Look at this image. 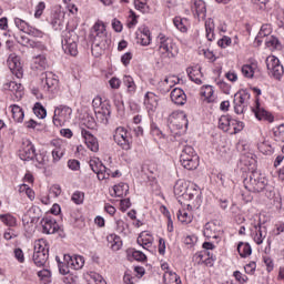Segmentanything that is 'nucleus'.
<instances>
[{
	"label": "nucleus",
	"instance_id": "f257e3e1",
	"mask_svg": "<svg viewBox=\"0 0 284 284\" xmlns=\"http://www.w3.org/2000/svg\"><path fill=\"white\" fill-rule=\"evenodd\" d=\"M90 37L92 40L91 50L92 52H98V54H101V52L108 50L112 43V40L108 38V32L105 31V24H103V22L94 23L91 29Z\"/></svg>",
	"mask_w": 284,
	"mask_h": 284
},
{
	"label": "nucleus",
	"instance_id": "f03ea898",
	"mask_svg": "<svg viewBox=\"0 0 284 284\" xmlns=\"http://www.w3.org/2000/svg\"><path fill=\"white\" fill-rule=\"evenodd\" d=\"M187 115L183 111H174L169 115L168 128L173 136V141H178L181 143L183 139H181L182 134L187 132Z\"/></svg>",
	"mask_w": 284,
	"mask_h": 284
},
{
	"label": "nucleus",
	"instance_id": "7ed1b4c3",
	"mask_svg": "<svg viewBox=\"0 0 284 284\" xmlns=\"http://www.w3.org/2000/svg\"><path fill=\"white\" fill-rule=\"evenodd\" d=\"M179 145H182V153L180 155V162L185 170H196L199 168V155L194 148L187 145V141L180 140Z\"/></svg>",
	"mask_w": 284,
	"mask_h": 284
},
{
	"label": "nucleus",
	"instance_id": "20e7f679",
	"mask_svg": "<svg viewBox=\"0 0 284 284\" xmlns=\"http://www.w3.org/2000/svg\"><path fill=\"white\" fill-rule=\"evenodd\" d=\"M245 190L248 192L261 193L267 187V179L260 171H252L243 180Z\"/></svg>",
	"mask_w": 284,
	"mask_h": 284
},
{
	"label": "nucleus",
	"instance_id": "39448f33",
	"mask_svg": "<svg viewBox=\"0 0 284 284\" xmlns=\"http://www.w3.org/2000/svg\"><path fill=\"white\" fill-rule=\"evenodd\" d=\"M158 52L161 59H175V57L179 54V47L176 43H174V40L163 33H160L158 36Z\"/></svg>",
	"mask_w": 284,
	"mask_h": 284
},
{
	"label": "nucleus",
	"instance_id": "423d86ee",
	"mask_svg": "<svg viewBox=\"0 0 284 284\" xmlns=\"http://www.w3.org/2000/svg\"><path fill=\"white\" fill-rule=\"evenodd\" d=\"M79 36L73 30H67L62 34V50L65 54H70L71 57H77L79 54Z\"/></svg>",
	"mask_w": 284,
	"mask_h": 284
},
{
	"label": "nucleus",
	"instance_id": "0eeeda50",
	"mask_svg": "<svg viewBox=\"0 0 284 284\" xmlns=\"http://www.w3.org/2000/svg\"><path fill=\"white\" fill-rule=\"evenodd\" d=\"M72 119V108L68 105H59L54 109L53 124L61 128Z\"/></svg>",
	"mask_w": 284,
	"mask_h": 284
},
{
	"label": "nucleus",
	"instance_id": "6e6552de",
	"mask_svg": "<svg viewBox=\"0 0 284 284\" xmlns=\"http://www.w3.org/2000/svg\"><path fill=\"white\" fill-rule=\"evenodd\" d=\"M251 94L247 90H240L234 94V112L235 114H243L247 110V104L250 103Z\"/></svg>",
	"mask_w": 284,
	"mask_h": 284
},
{
	"label": "nucleus",
	"instance_id": "1a4fd4ad",
	"mask_svg": "<svg viewBox=\"0 0 284 284\" xmlns=\"http://www.w3.org/2000/svg\"><path fill=\"white\" fill-rule=\"evenodd\" d=\"M113 139L122 150H130L132 148V135H130L125 128H116Z\"/></svg>",
	"mask_w": 284,
	"mask_h": 284
},
{
	"label": "nucleus",
	"instance_id": "9d476101",
	"mask_svg": "<svg viewBox=\"0 0 284 284\" xmlns=\"http://www.w3.org/2000/svg\"><path fill=\"white\" fill-rule=\"evenodd\" d=\"M8 67L12 74L17 77V79H21L23 77V67L21 65V58L11 53L7 60Z\"/></svg>",
	"mask_w": 284,
	"mask_h": 284
},
{
	"label": "nucleus",
	"instance_id": "9b49d317",
	"mask_svg": "<svg viewBox=\"0 0 284 284\" xmlns=\"http://www.w3.org/2000/svg\"><path fill=\"white\" fill-rule=\"evenodd\" d=\"M82 139H84V143L91 152H99V140L88 130H81Z\"/></svg>",
	"mask_w": 284,
	"mask_h": 284
},
{
	"label": "nucleus",
	"instance_id": "f8f14e48",
	"mask_svg": "<svg viewBox=\"0 0 284 284\" xmlns=\"http://www.w3.org/2000/svg\"><path fill=\"white\" fill-rule=\"evenodd\" d=\"M43 234H57L59 232V223L53 217H44L41 220Z\"/></svg>",
	"mask_w": 284,
	"mask_h": 284
},
{
	"label": "nucleus",
	"instance_id": "ddd939ff",
	"mask_svg": "<svg viewBox=\"0 0 284 284\" xmlns=\"http://www.w3.org/2000/svg\"><path fill=\"white\" fill-rule=\"evenodd\" d=\"M252 112L258 121H270V123L274 121V116L265 109L261 108L258 100L255 101V108H252Z\"/></svg>",
	"mask_w": 284,
	"mask_h": 284
},
{
	"label": "nucleus",
	"instance_id": "4468645a",
	"mask_svg": "<svg viewBox=\"0 0 284 284\" xmlns=\"http://www.w3.org/2000/svg\"><path fill=\"white\" fill-rule=\"evenodd\" d=\"M19 156L21 161H33L37 156V150H34V144L27 142V145L20 150Z\"/></svg>",
	"mask_w": 284,
	"mask_h": 284
},
{
	"label": "nucleus",
	"instance_id": "2eb2a0df",
	"mask_svg": "<svg viewBox=\"0 0 284 284\" xmlns=\"http://www.w3.org/2000/svg\"><path fill=\"white\" fill-rule=\"evenodd\" d=\"M51 145L54 148L52 150L53 163H58V161H61L63 158V154H65V145L61 142V140L52 141Z\"/></svg>",
	"mask_w": 284,
	"mask_h": 284
},
{
	"label": "nucleus",
	"instance_id": "dca6fc26",
	"mask_svg": "<svg viewBox=\"0 0 284 284\" xmlns=\"http://www.w3.org/2000/svg\"><path fill=\"white\" fill-rule=\"evenodd\" d=\"M41 82L47 90H54L59 85V80L54 78L52 72H44L41 74Z\"/></svg>",
	"mask_w": 284,
	"mask_h": 284
},
{
	"label": "nucleus",
	"instance_id": "f3484780",
	"mask_svg": "<svg viewBox=\"0 0 284 284\" xmlns=\"http://www.w3.org/2000/svg\"><path fill=\"white\" fill-rule=\"evenodd\" d=\"M171 101L175 103V105H185L187 95H185V91L182 89L175 88L171 91Z\"/></svg>",
	"mask_w": 284,
	"mask_h": 284
},
{
	"label": "nucleus",
	"instance_id": "a211bd4d",
	"mask_svg": "<svg viewBox=\"0 0 284 284\" xmlns=\"http://www.w3.org/2000/svg\"><path fill=\"white\" fill-rule=\"evenodd\" d=\"M144 105L146 106V110L154 112V110L159 108V97L152 92H148L144 95Z\"/></svg>",
	"mask_w": 284,
	"mask_h": 284
},
{
	"label": "nucleus",
	"instance_id": "6ab92c4d",
	"mask_svg": "<svg viewBox=\"0 0 284 284\" xmlns=\"http://www.w3.org/2000/svg\"><path fill=\"white\" fill-rule=\"evenodd\" d=\"M196 260L199 264L207 265L209 267H212L214 265V261H216V257L210 253V251H202L196 254Z\"/></svg>",
	"mask_w": 284,
	"mask_h": 284
},
{
	"label": "nucleus",
	"instance_id": "aec40b11",
	"mask_svg": "<svg viewBox=\"0 0 284 284\" xmlns=\"http://www.w3.org/2000/svg\"><path fill=\"white\" fill-rule=\"evenodd\" d=\"M204 236L207 239H220L221 237V229L214 222H209L205 225Z\"/></svg>",
	"mask_w": 284,
	"mask_h": 284
},
{
	"label": "nucleus",
	"instance_id": "412c9836",
	"mask_svg": "<svg viewBox=\"0 0 284 284\" xmlns=\"http://www.w3.org/2000/svg\"><path fill=\"white\" fill-rule=\"evenodd\" d=\"M4 90L12 92L16 99H22L23 97V85L21 83H17L16 81L4 84Z\"/></svg>",
	"mask_w": 284,
	"mask_h": 284
},
{
	"label": "nucleus",
	"instance_id": "4be33fe9",
	"mask_svg": "<svg viewBox=\"0 0 284 284\" xmlns=\"http://www.w3.org/2000/svg\"><path fill=\"white\" fill-rule=\"evenodd\" d=\"M190 186V182L185 180H178L174 185V194L175 196H182L185 200V194H187V189Z\"/></svg>",
	"mask_w": 284,
	"mask_h": 284
},
{
	"label": "nucleus",
	"instance_id": "5701e85b",
	"mask_svg": "<svg viewBox=\"0 0 284 284\" xmlns=\"http://www.w3.org/2000/svg\"><path fill=\"white\" fill-rule=\"evenodd\" d=\"M186 72L193 83H196L197 85H201L203 83V81L201 80V77H203V73L201 72V67H190L186 69Z\"/></svg>",
	"mask_w": 284,
	"mask_h": 284
},
{
	"label": "nucleus",
	"instance_id": "b1692460",
	"mask_svg": "<svg viewBox=\"0 0 284 284\" xmlns=\"http://www.w3.org/2000/svg\"><path fill=\"white\" fill-rule=\"evenodd\" d=\"M201 196V189H199V185L189 182V189L185 194V201H194Z\"/></svg>",
	"mask_w": 284,
	"mask_h": 284
},
{
	"label": "nucleus",
	"instance_id": "393cba45",
	"mask_svg": "<svg viewBox=\"0 0 284 284\" xmlns=\"http://www.w3.org/2000/svg\"><path fill=\"white\" fill-rule=\"evenodd\" d=\"M108 243L113 252H119V250H121L123 246V241H121V237L116 234L109 235Z\"/></svg>",
	"mask_w": 284,
	"mask_h": 284
},
{
	"label": "nucleus",
	"instance_id": "a878e982",
	"mask_svg": "<svg viewBox=\"0 0 284 284\" xmlns=\"http://www.w3.org/2000/svg\"><path fill=\"white\" fill-rule=\"evenodd\" d=\"M33 254H50V248L48 247V242L43 239L36 241Z\"/></svg>",
	"mask_w": 284,
	"mask_h": 284
},
{
	"label": "nucleus",
	"instance_id": "bb28decb",
	"mask_svg": "<svg viewBox=\"0 0 284 284\" xmlns=\"http://www.w3.org/2000/svg\"><path fill=\"white\" fill-rule=\"evenodd\" d=\"M50 253H33L32 260L37 267H45Z\"/></svg>",
	"mask_w": 284,
	"mask_h": 284
},
{
	"label": "nucleus",
	"instance_id": "cd10ccee",
	"mask_svg": "<svg viewBox=\"0 0 284 284\" xmlns=\"http://www.w3.org/2000/svg\"><path fill=\"white\" fill-rule=\"evenodd\" d=\"M10 108L12 112V119L16 121V123H23V119L26 116L23 109L17 104H12Z\"/></svg>",
	"mask_w": 284,
	"mask_h": 284
},
{
	"label": "nucleus",
	"instance_id": "c85d7f7f",
	"mask_svg": "<svg viewBox=\"0 0 284 284\" xmlns=\"http://www.w3.org/2000/svg\"><path fill=\"white\" fill-rule=\"evenodd\" d=\"M219 129L223 132H229L232 130V116L230 115H222L219 119Z\"/></svg>",
	"mask_w": 284,
	"mask_h": 284
},
{
	"label": "nucleus",
	"instance_id": "c756f323",
	"mask_svg": "<svg viewBox=\"0 0 284 284\" xmlns=\"http://www.w3.org/2000/svg\"><path fill=\"white\" fill-rule=\"evenodd\" d=\"M32 211H29L28 214L23 215L22 217V223L24 225V227H27L28 230H34V225H37V223H39V217L37 216H31Z\"/></svg>",
	"mask_w": 284,
	"mask_h": 284
},
{
	"label": "nucleus",
	"instance_id": "7c9ffc66",
	"mask_svg": "<svg viewBox=\"0 0 284 284\" xmlns=\"http://www.w3.org/2000/svg\"><path fill=\"white\" fill-rule=\"evenodd\" d=\"M123 84L125 85L129 94H134V92H136V83H134V78L131 75L123 77Z\"/></svg>",
	"mask_w": 284,
	"mask_h": 284
},
{
	"label": "nucleus",
	"instance_id": "2f4dec72",
	"mask_svg": "<svg viewBox=\"0 0 284 284\" xmlns=\"http://www.w3.org/2000/svg\"><path fill=\"white\" fill-rule=\"evenodd\" d=\"M192 10H194V12L197 14V17H201V14H205V12H207V8L205 7V1L193 0Z\"/></svg>",
	"mask_w": 284,
	"mask_h": 284
},
{
	"label": "nucleus",
	"instance_id": "473e14b6",
	"mask_svg": "<svg viewBox=\"0 0 284 284\" xmlns=\"http://www.w3.org/2000/svg\"><path fill=\"white\" fill-rule=\"evenodd\" d=\"M115 196H128L130 192V186L128 183H120L113 187Z\"/></svg>",
	"mask_w": 284,
	"mask_h": 284
},
{
	"label": "nucleus",
	"instance_id": "72a5a7b5",
	"mask_svg": "<svg viewBox=\"0 0 284 284\" xmlns=\"http://www.w3.org/2000/svg\"><path fill=\"white\" fill-rule=\"evenodd\" d=\"M206 39L207 41H214V20L207 19L205 21Z\"/></svg>",
	"mask_w": 284,
	"mask_h": 284
},
{
	"label": "nucleus",
	"instance_id": "f704fd0d",
	"mask_svg": "<svg viewBox=\"0 0 284 284\" xmlns=\"http://www.w3.org/2000/svg\"><path fill=\"white\" fill-rule=\"evenodd\" d=\"M237 252L242 258H246V256H250V254H252V246H250L247 243L241 242L237 245Z\"/></svg>",
	"mask_w": 284,
	"mask_h": 284
},
{
	"label": "nucleus",
	"instance_id": "c9c22d12",
	"mask_svg": "<svg viewBox=\"0 0 284 284\" xmlns=\"http://www.w3.org/2000/svg\"><path fill=\"white\" fill-rule=\"evenodd\" d=\"M243 128H245V124L242 121L232 119L229 134H239V132H243Z\"/></svg>",
	"mask_w": 284,
	"mask_h": 284
},
{
	"label": "nucleus",
	"instance_id": "e433bc0d",
	"mask_svg": "<svg viewBox=\"0 0 284 284\" xmlns=\"http://www.w3.org/2000/svg\"><path fill=\"white\" fill-rule=\"evenodd\" d=\"M138 40H139V43H141V45H150L152 41V37L150 36V30L144 29L143 32H141L138 36Z\"/></svg>",
	"mask_w": 284,
	"mask_h": 284
},
{
	"label": "nucleus",
	"instance_id": "4c0bfd02",
	"mask_svg": "<svg viewBox=\"0 0 284 284\" xmlns=\"http://www.w3.org/2000/svg\"><path fill=\"white\" fill-rule=\"evenodd\" d=\"M33 113L36 114V116H38V119H45V116H48V111L45 110L43 104H41V102H37L34 104Z\"/></svg>",
	"mask_w": 284,
	"mask_h": 284
},
{
	"label": "nucleus",
	"instance_id": "58836bf2",
	"mask_svg": "<svg viewBox=\"0 0 284 284\" xmlns=\"http://www.w3.org/2000/svg\"><path fill=\"white\" fill-rule=\"evenodd\" d=\"M0 220L2 223H4V225H8L9 227H14L17 225V217L10 213L0 215Z\"/></svg>",
	"mask_w": 284,
	"mask_h": 284
},
{
	"label": "nucleus",
	"instance_id": "ea45409f",
	"mask_svg": "<svg viewBox=\"0 0 284 284\" xmlns=\"http://www.w3.org/2000/svg\"><path fill=\"white\" fill-rule=\"evenodd\" d=\"M181 79H179V77H175V75L166 77L163 81V85L166 87L165 92H170V89L173 85H176V83H179Z\"/></svg>",
	"mask_w": 284,
	"mask_h": 284
},
{
	"label": "nucleus",
	"instance_id": "a19ab883",
	"mask_svg": "<svg viewBox=\"0 0 284 284\" xmlns=\"http://www.w3.org/2000/svg\"><path fill=\"white\" fill-rule=\"evenodd\" d=\"M265 44L271 50H278L281 48V41H278V38L271 36L266 39Z\"/></svg>",
	"mask_w": 284,
	"mask_h": 284
},
{
	"label": "nucleus",
	"instance_id": "79ce46f5",
	"mask_svg": "<svg viewBox=\"0 0 284 284\" xmlns=\"http://www.w3.org/2000/svg\"><path fill=\"white\" fill-rule=\"evenodd\" d=\"M255 235H254V241L257 245H261L263 243V240L265 239L264 232H265V227L258 226L255 227Z\"/></svg>",
	"mask_w": 284,
	"mask_h": 284
},
{
	"label": "nucleus",
	"instance_id": "37998d69",
	"mask_svg": "<svg viewBox=\"0 0 284 284\" xmlns=\"http://www.w3.org/2000/svg\"><path fill=\"white\" fill-rule=\"evenodd\" d=\"M257 148H258L260 152H262V154H272V152H273L272 144H270V142H267V141L260 142L257 144Z\"/></svg>",
	"mask_w": 284,
	"mask_h": 284
},
{
	"label": "nucleus",
	"instance_id": "c03bdc74",
	"mask_svg": "<svg viewBox=\"0 0 284 284\" xmlns=\"http://www.w3.org/2000/svg\"><path fill=\"white\" fill-rule=\"evenodd\" d=\"M134 7H135V10H139L143 14L150 12V6H148L146 2H143L141 0H135L134 1Z\"/></svg>",
	"mask_w": 284,
	"mask_h": 284
},
{
	"label": "nucleus",
	"instance_id": "a18cd8bd",
	"mask_svg": "<svg viewBox=\"0 0 284 284\" xmlns=\"http://www.w3.org/2000/svg\"><path fill=\"white\" fill-rule=\"evenodd\" d=\"M84 199H85V193H83L81 191H75L71 196V201H73V203H75V205H81L83 203Z\"/></svg>",
	"mask_w": 284,
	"mask_h": 284
},
{
	"label": "nucleus",
	"instance_id": "49530a36",
	"mask_svg": "<svg viewBox=\"0 0 284 284\" xmlns=\"http://www.w3.org/2000/svg\"><path fill=\"white\" fill-rule=\"evenodd\" d=\"M274 140L277 143H284V124H281L275 131H274Z\"/></svg>",
	"mask_w": 284,
	"mask_h": 284
},
{
	"label": "nucleus",
	"instance_id": "de8ad7c7",
	"mask_svg": "<svg viewBox=\"0 0 284 284\" xmlns=\"http://www.w3.org/2000/svg\"><path fill=\"white\" fill-rule=\"evenodd\" d=\"M115 224H116L115 230L119 234H128V227H129L128 223H125L123 220H116Z\"/></svg>",
	"mask_w": 284,
	"mask_h": 284
},
{
	"label": "nucleus",
	"instance_id": "09e8293b",
	"mask_svg": "<svg viewBox=\"0 0 284 284\" xmlns=\"http://www.w3.org/2000/svg\"><path fill=\"white\" fill-rule=\"evenodd\" d=\"M111 108L112 106L110 105V101L104 100L103 104L95 112H99L101 114H108L110 116V114H112Z\"/></svg>",
	"mask_w": 284,
	"mask_h": 284
},
{
	"label": "nucleus",
	"instance_id": "8fccbe9b",
	"mask_svg": "<svg viewBox=\"0 0 284 284\" xmlns=\"http://www.w3.org/2000/svg\"><path fill=\"white\" fill-rule=\"evenodd\" d=\"M178 220L181 223H192V216L187 214V211L182 210L178 212Z\"/></svg>",
	"mask_w": 284,
	"mask_h": 284
},
{
	"label": "nucleus",
	"instance_id": "3c124183",
	"mask_svg": "<svg viewBox=\"0 0 284 284\" xmlns=\"http://www.w3.org/2000/svg\"><path fill=\"white\" fill-rule=\"evenodd\" d=\"M83 265H85V260L83 258V256L77 255L73 257V264H71V267H73V270H81Z\"/></svg>",
	"mask_w": 284,
	"mask_h": 284
},
{
	"label": "nucleus",
	"instance_id": "603ef678",
	"mask_svg": "<svg viewBox=\"0 0 284 284\" xmlns=\"http://www.w3.org/2000/svg\"><path fill=\"white\" fill-rule=\"evenodd\" d=\"M14 24L17 26L18 29L21 30V32H28V29H30V24L22 20L21 18H16Z\"/></svg>",
	"mask_w": 284,
	"mask_h": 284
},
{
	"label": "nucleus",
	"instance_id": "864d4df0",
	"mask_svg": "<svg viewBox=\"0 0 284 284\" xmlns=\"http://www.w3.org/2000/svg\"><path fill=\"white\" fill-rule=\"evenodd\" d=\"M242 74L246 77V79H252V77H254V67H252V64H244L242 67Z\"/></svg>",
	"mask_w": 284,
	"mask_h": 284
},
{
	"label": "nucleus",
	"instance_id": "5fc2aeb1",
	"mask_svg": "<svg viewBox=\"0 0 284 284\" xmlns=\"http://www.w3.org/2000/svg\"><path fill=\"white\" fill-rule=\"evenodd\" d=\"M13 256L18 263H26V254L23 253V250L16 247L13 250Z\"/></svg>",
	"mask_w": 284,
	"mask_h": 284
},
{
	"label": "nucleus",
	"instance_id": "6e6d98bb",
	"mask_svg": "<svg viewBox=\"0 0 284 284\" xmlns=\"http://www.w3.org/2000/svg\"><path fill=\"white\" fill-rule=\"evenodd\" d=\"M84 125L88 130H97V120H94V116L88 115L84 120Z\"/></svg>",
	"mask_w": 284,
	"mask_h": 284
},
{
	"label": "nucleus",
	"instance_id": "4d7b16f0",
	"mask_svg": "<svg viewBox=\"0 0 284 284\" xmlns=\"http://www.w3.org/2000/svg\"><path fill=\"white\" fill-rule=\"evenodd\" d=\"M36 161L37 163H39V165H48L49 163L48 153L42 152V153L36 154Z\"/></svg>",
	"mask_w": 284,
	"mask_h": 284
},
{
	"label": "nucleus",
	"instance_id": "13d9d810",
	"mask_svg": "<svg viewBox=\"0 0 284 284\" xmlns=\"http://www.w3.org/2000/svg\"><path fill=\"white\" fill-rule=\"evenodd\" d=\"M173 23H174L175 28H178V30H180V32H187V27H185V24L183 23V19L174 18Z\"/></svg>",
	"mask_w": 284,
	"mask_h": 284
},
{
	"label": "nucleus",
	"instance_id": "bf43d9fd",
	"mask_svg": "<svg viewBox=\"0 0 284 284\" xmlns=\"http://www.w3.org/2000/svg\"><path fill=\"white\" fill-rule=\"evenodd\" d=\"M43 10H45V2H39L36 6V12H34L36 19H41V16L43 14Z\"/></svg>",
	"mask_w": 284,
	"mask_h": 284
},
{
	"label": "nucleus",
	"instance_id": "052dcab7",
	"mask_svg": "<svg viewBox=\"0 0 284 284\" xmlns=\"http://www.w3.org/2000/svg\"><path fill=\"white\" fill-rule=\"evenodd\" d=\"M101 165H103V163L101 161L98 160H90V168L92 170V172H94V174H98L99 170L101 169Z\"/></svg>",
	"mask_w": 284,
	"mask_h": 284
},
{
	"label": "nucleus",
	"instance_id": "680f3d73",
	"mask_svg": "<svg viewBox=\"0 0 284 284\" xmlns=\"http://www.w3.org/2000/svg\"><path fill=\"white\" fill-rule=\"evenodd\" d=\"M95 113V118L100 123H103V125H108L109 121H110V115L104 114V113H99V112H94Z\"/></svg>",
	"mask_w": 284,
	"mask_h": 284
},
{
	"label": "nucleus",
	"instance_id": "e2e57ef3",
	"mask_svg": "<svg viewBox=\"0 0 284 284\" xmlns=\"http://www.w3.org/2000/svg\"><path fill=\"white\" fill-rule=\"evenodd\" d=\"M138 245H141L143 250H148L149 247H152V241L145 240L142 236L138 237Z\"/></svg>",
	"mask_w": 284,
	"mask_h": 284
},
{
	"label": "nucleus",
	"instance_id": "0e129e2a",
	"mask_svg": "<svg viewBox=\"0 0 284 284\" xmlns=\"http://www.w3.org/2000/svg\"><path fill=\"white\" fill-rule=\"evenodd\" d=\"M203 92L202 95L205 97V99H212V97L214 95V89L212 88V85H204L203 87Z\"/></svg>",
	"mask_w": 284,
	"mask_h": 284
},
{
	"label": "nucleus",
	"instance_id": "69168bd1",
	"mask_svg": "<svg viewBox=\"0 0 284 284\" xmlns=\"http://www.w3.org/2000/svg\"><path fill=\"white\" fill-rule=\"evenodd\" d=\"M132 257L134 258V261H140V262L148 260V256H145L144 253L141 251H133Z\"/></svg>",
	"mask_w": 284,
	"mask_h": 284
},
{
	"label": "nucleus",
	"instance_id": "338daca9",
	"mask_svg": "<svg viewBox=\"0 0 284 284\" xmlns=\"http://www.w3.org/2000/svg\"><path fill=\"white\" fill-rule=\"evenodd\" d=\"M233 276L241 284H243L247 281V275H243V273H241L240 271H235L233 273Z\"/></svg>",
	"mask_w": 284,
	"mask_h": 284
},
{
	"label": "nucleus",
	"instance_id": "774afa93",
	"mask_svg": "<svg viewBox=\"0 0 284 284\" xmlns=\"http://www.w3.org/2000/svg\"><path fill=\"white\" fill-rule=\"evenodd\" d=\"M134 281H136V277L132 276L129 272L124 273L123 276V283L124 284H134Z\"/></svg>",
	"mask_w": 284,
	"mask_h": 284
}]
</instances>
